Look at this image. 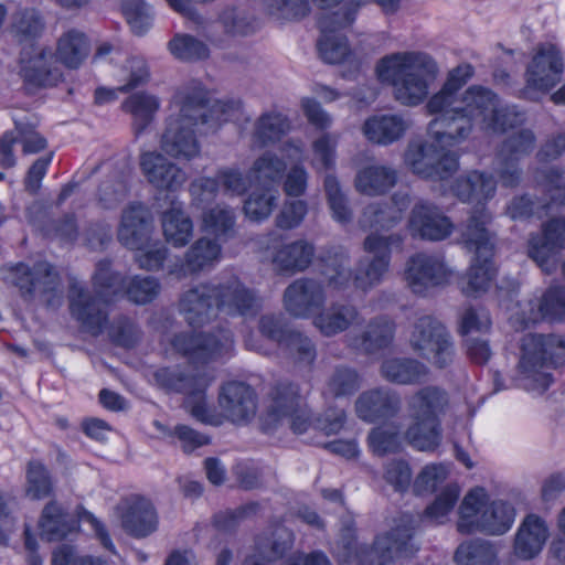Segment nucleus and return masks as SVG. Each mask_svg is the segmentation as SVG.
<instances>
[{
  "label": "nucleus",
  "mask_w": 565,
  "mask_h": 565,
  "mask_svg": "<svg viewBox=\"0 0 565 565\" xmlns=\"http://www.w3.org/2000/svg\"><path fill=\"white\" fill-rule=\"evenodd\" d=\"M435 115L428 124V136L440 148L458 146L466 141L476 126L492 132H503L523 121V115L514 106L502 105L499 96L482 85H471L461 94L458 102Z\"/></svg>",
  "instance_id": "f257e3e1"
},
{
  "label": "nucleus",
  "mask_w": 565,
  "mask_h": 565,
  "mask_svg": "<svg viewBox=\"0 0 565 565\" xmlns=\"http://www.w3.org/2000/svg\"><path fill=\"white\" fill-rule=\"evenodd\" d=\"M409 515H402L388 532L377 535L371 547L358 545L353 521L343 522L333 553L340 565H394L413 557L419 550L414 539L415 524Z\"/></svg>",
  "instance_id": "f03ea898"
},
{
  "label": "nucleus",
  "mask_w": 565,
  "mask_h": 565,
  "mask_svg": "<svg viewBox=\"0 0 565 565\" xmlns=\"http://www.w3.org/2000/svg\"><path fill=\"white\" fill-rule=\"evenodd\" d=\"M375 73L382 84L392 87L397 103L413 107L427 98L440 70L437 61L427 52L401 51L381 57Z\"/></svg>",
  "instance_id": "7ed1b4c3"
},
{
  "label": "nucleus",
  "mask_w": 565,
  "mask_h": 565,
  "mask_svg": "<svg viewBox=\"0 0 565 565\" xmlns=\"http://www.w3.org/2000/svg\"><path fill=\"white\" fill-rule=\"evenodd\" d=\"M565 364V339L555 334H525L520 340L515 381L543 393L554 382L553 371Z\"/></svg>",
  "instance_id": "20e7f679"
},
{
  "label": "nucleus",
  "mask_w": 565,
  "mask_h": 565,
  "mask_svg": "<svg viewBox=\"0 0 565 565\" xmlns=\"http://www.w3.org/2000/svg\"><path fill=\"white\" fill-rule=\"evenodd\" d=\"M449 406V394L437 385H427L414 392L407 399L411 424L405 439L420 451H433L441 441L440 417Z\"/></svg>",
  "instance_id": "39448f33"
},
{
  "label": "nucleus",
  "mask_w": 565,
  "mask_h": 565,
  "mask_svg": "<svg viewBox=\"0 0 565 565\" xmlns=\"http://www.w3.org/2000/svg\"><path fill=\"white\" fill-rule=\"evenodd\" d=\"M491 220L484 210H480L467 220L461 228V243L469 252L476 254L467 274L460 279V289L466 296L484 292L495 275L491 262L494 249V237L489 230Z\"/></svg>",
  "instance_id": "423d86ee"
},
{
  "label": "nucleus",
  "mask_w": 565,
  "mask_h": 565,
  "mask_svg": "<svg viewBox=\"0 0 565 565\" xmlns=\"http://www.w3.org/2000/svg\"><path fill=\"white\" fill-rule=\"evenodd\" d=\"M153 380L167 393L184 394L190 414L195 419L213 426L221 425V418L211 412L205 402V391L214 380L211 371L191 365L166 366L153 373Z\"/></svg>",
  "instance_id": "0eeeda50"
},
{
  "label": "nucleus",
  "mask_w": 565,
  "mask_h": 565,
  "mask_svg": "<svg viewBox=\"0 0 565 565\" xmlns=\"http://www.w3.org/2000/svg\"><path fill=\"white\" fill-rule=\"evenodd\" d=\"M203 94L201 90L193 96H180V110L178 115H171L160 139V149L169 157L190 161L200 154V143L193 131L199 122H207L206 115L202 111Z\"/></svg>",
  "instance_id": "6e6552de"
},
{
  "label": "nucleus",
  "mask_w": 565,
  "mask_h": 565,
  "mask_svg": "<svg viewBox=\"0 0 565 565\" xmlns=\"http://www.w3.org/2000/svg\"><path fill=\"white\" fill-rule=\"evenodd\" d=\"M7 273L6 279L19 289L24 301L38 302L49 308L61 306L62 282L51 264L39 262L31 267L20 263L8 268Z\"/></svg>",
  "instance_id": "1a4fd4ad"
},
{
  "label": "nucleus",
  "mask_w": 565,
  "mask_h": 565,
  "mask_svg": "<svg viewBox=\"0 0 565 565\" xmlns=\"http://www.w3.org/2000/svg\"><path fill=\"white\" fill-rule=\"evenodd\" d=\"M403 246L401 233L366 235L362 243L366 255L355 264L353 286L365 292L382 284L391 267L392 253L402 250Z\"/></svg>",
  "instance_id": "9d476101"
},
{
  "label": "nucleus",
  "mask_w": 565,
  "mask_h": 565,
  "mask_svg": "<svg viewBox=\"0 0 565 565\" xmlns=\"http://www.w3.org/2000/svg\"><path fill=\"white\" fill-rule=\"evenodd\" d=\"M93 286L105 301H114L118 296H125L136 305L151 302L161 290V285L157 278L139 275L124 277L111 269L109 259H103L96 264Z\"/></svg>",
  "instance_id": "9b49d317"
},
{
  "label": "nucleus",
  "mask_w": 565,
  "mask_h": 565,
  "mask_svg": "<svg viewBox=\"0 0 565 565\" xmlns=\"http://www.w3.org/2000/svg\"><path fill=\"white\" fill-rule=\"evenodd\" d=\"M412 350L437 369H446L455 359V345L449 331L436 318L424 316L414 323L409 335Z\"/></svg>",
  "instance_id": "f8f14e48"
},
{
  "label": "nucleus",
  "mask_w": 565,
  "mask_h": 565,
  "mask_svg": "<svg viewBox=\"0 0 565 565\" xmlns=\"http://www.w3.org/2000/svg\"><path fill=\"white\" fill-rule=\"evenodd\" d=\"M171 349L191 363L207 364L228 354L234 348L230 330L214 332H180L170 339Z\"/></svg>",
  "instance_id": "ddd939ff"
},
{
  "label": "nucleus",
  "mask_w": 565,
  "mask_h": 565,
  "mask_svg": "<svg viewBox=\"0 0 565 565\" xmlns=\"http://www.w3.org/2000/svg\"><path fill=\"white\" fill-rule=\"evenodd\" d=\"M428 141H412L404 154L405 164L413 173L424 179L446 180L459 168L458 154L455 151Z\"/></svg>",
  "instance_id": "4468645a"
},
{
  "label": "nucleus",
  "mask_w": 565,
  "mask_h": 565,
  "mask_svg": "<svg viewBox=\"0 0 565 565\" xmlns=\"http://www.w3.org/2000/svg\"><path fill=\"white\" fill-rule=\"evenodd\" d=\"M363 6V1L353 2L342 12L334 11L318 18V26L321 32L318 50L324 62L330 64L341 63L349 55L348 41L339 32L352 25L358 11Z\"/></svg>",
  "instance_id": "2eb2a0df"
},
{
  "label": "nucleus",
  "mask_w": 565,
  "mask_h": 565,
  "mask_svg": "<svg viewBox=\"0 0 565 565\" xmlns=\"http://www.w3.org/2000/svg\"><path fill=\"white\" fill-rule=\"evenodd\" d=\"M451 274L443 256L422 252L407 258L403 279L413 294L423 296L448 284Z\"/></svg>",
  "instance_id": "dca6fc26"
},
{
  "label": "nucleus",
  "mask_w": 565,
  "mask_h": 565,
  "mask_svg": "<svg viewBox=\"0 0 565 565\" xmlns=\"http://www.w3.org/2000/svg\"><path fill=\"white\" fill-rule=\"evenodd\" d=\"M564 61L559 49L552 43L540 44L525 72L524 96L532 92L547 93L562 79Z\"/></svg>",
  "instance_id": "f3484780"
},
{
  "label": "nucleus",
  "mask_w": 565,
  "mask_h": 565,
  "mask_svg": "<svg viewBox=\"0 0 565 565\" xmlns=\"http://www.w3.org/2000/svg\"><path fill=\"white\" fill-rule=\"evenodd\" d=\"M213 288L217 311L232 317H254L262 310L259 295L235 276L213 281Z\"/></svg>",
  "instance_id": "a211bd4d"
},
{
  "label": "nucleus",
  "mask_w": 565,
  "mask_h": 565,
  "mask_svg": "<svg viewBox=\"0 0 565 565\" xmlns=\"http://www.w3.org/2000/svg\"><path fill=\"white\" fill-rule=\"evenodd\" d=\"M565 249V216H555L541 225L540 233H531L527 256L546 274L555 270L553 257Z\"/></svg>",
  "instance_id": "6ab92c4d"
},
{
  "label": "nucleus",
  "mask_w": 565,
  "mask_h": 565,
  "mask_svg": "<svg viewBox=\"0 0 565 565\" xmlns=\"http://www.w3.org/2000/svg\"><path fill=\"white\" fill-rule=\"evenodd\" d=\"M281 236L275 232L258 238V245L266 250L274 248L270 262L279 273L295 274L306 270L312 263L315 246L306 239L278 245Z\"/></svg>",
  "instance_id": "aec40b11"
},
{
  "label": "nucleus",
  "mask_w": 565,
  "mask_h": 565,
  "mask_svg": "<svg viewBox=\"0 0 565 565\" xmlns=\"http://www.w3.org/2000/svg\"><path fill=\"white\" fill-rule=\"evenodd\" d=\"M68 299L71 315L79 322L82 329L92 335L100 334L108 320L106 306L110 301H105L95 289L92 295L76 282L71 285Z\"/></svg>",
  "instance_id": "412c9836"
},
{
  "label": "nucleus",
  "mask_w": 565,
  "mask_h": 565,
  "mask_svg": "<svg viewBox=\"0 0 565 565\" xmlns=\"http://www.w3.org/2000/svg\"><path fill=\"white\" fill-rule=\"evenodd\" d=\"M327 301L323 284L313 278H298L284 291L285 310L295 318L313 317Z\"/></svg>",
  "instance_id": "4be33fe9"
},
{
  "label": "nucleus",
  "mask_w": 565,
  "mask_h": 565,
  "mask_svg": "<svg viewBox=\"0 0 565 565\" xmlns=\"http://www.w3.org/2000/svg\"><path fill=\"white\" fill-rule=\"evenodd\" d=\"M218 407L221 414L217 416L221 418V424L223 419L237 425L246 424L256 415L257 396L248 384L232 381L221 387ZM211 412L214 414L213 411Z\"/></svg>",
  "instance_id": "5701e85b"
},
{
  "label": "nucleus",
  "mask_w": 565,
  "mask_h": 565,
  "mask_svg": "<svg viewBox=\"0 0 565 565\" xmlns=\"http://www.w3.org/2000/svg\"><path fill=\"white\" fill-rule=\"evenodd\" d=\"M154 232L153 216L140 202L128 204L120 214L117 227L118 242L128 249L147 245Z\"/></svg>",
  "instance_id": "b1692460"
},
{
  "label": "nucleus",
  "mask_w": 565,
  "mask_h": 565,
  "mask_svg": "<svg viewBox=\"0 0 565 565\" xmlns=\"http://www.w3.org/2000/svg\"><path fill=\"white\" fill-rule=\"evenodd\" d=\"M139 164L146 180L160 191H178L188 180L181 167L156 150L142 152Z\"/></svg>",
  "instance_id": "393cba45"
},
{
  "label": "nucleus",
  "mask_w": 565,
  "mask_h": 565,
  "mask_svg": "<svg viewBox=\"0 0 565 565\" xmlns=\"http://www.w3.org/2000/svg\"><path fill=\"white\" fill-rule=\"evenodd\" d=\"M407 226L413 237L427 241H443L454 227L438 206L426 201H419L413 206Z\"/></svg>",
  "instance_id": "a878e982"
},
{
  "label": "nucleus",
  "mask_w": 565,
  "mask_h": 565,
  "mask_svg": "<svg viewBox=\"0 0 565 565\" xmlns=\"http://www.w3.org/2000/svg\"><path fill=\"white\" fill-rule=\"evenodd\" d=\"M213 281L199 284L181 294L179 312L192 328H201L216 317Z\"/></svg>",
  "instance_id": "bb28decb"
},
{
  "label": "nucleus",
  "mask_w": 565,
  "mask_h": 565,
  "mask_svg": "<svg viewBox=\"0 0 565 565\" xmlns=\"http://www.w3.org/2000/svg\"><path fill=\"white\" fill-rule=\"evenodd\" d=\"M299 386L289 382H280L270 392V401L266 413L260 418V429L271 434L285 425V419L301 406Z\"/></svg>",
  "instance_id": "cd10ccee"
},
{
  "label": "nucleus",
  "mask_w": 565,
  "mask_h": 565,
  "mask_svg": "<svg viewBox=\"0 0 565 565\" xmlns=\"http://www.w3.org/2000/svg\"><path fill=\"white\" fill-rule=\"evenodd\" d=\"M364 322L360 309L350 302L334 301L322 307L313 317L312 326L324 338H334Z\"/></svg>",
  "instance_id": "c85d7f7f"
},
{
  "label": "nucleus",
  "mask_w": 565,
  "mask_h": 565,
  "mask_svg": "<svg viewBox=\"0 0 565 565\" xmlns=\"http://www.w3.org/2000/svg\"><path fill=\"white\" fill-rule=\"evenodd\" d=\"M394 337V321L385 316H377L361 332L347 334L345 344L355 352L371 355L390 348Z\"/></svg>",
  "instance_id": "c756f323"
},
{
  "label": "nucleus",
  "mask_w": 565,
  "mask_h": 565,
  "mask_svg": "<svg viewBox=\"0 0 565 565\" xmlns=\"http://www.w3.org/2000/svg\"><path fill=\"white\" fill-rule=\"evenodd\" d=\"M399 395L384 387L364 391L354 403L356 416L366 423L394 417L401 409Z\"/></svg>",
  "instance_id": "7c9ffc66"
},
{
  "label": "nucleus",
  "mask_w": 565,
  "mask_h": 565,
  "mask_svg": "<svg viewBox=\"0 0 565 565\" xmlns=\"http://www.w3.org/2000/svg\"><path fill=\"white\" fill-rule=\"evenodd\" d=\"M121 525L135 537H146L156 531L158 520L152 503L139 495H131L118 505Z\"/></svg>",
  "instance_id": "2f4dec72"
},
{
  "label": "nucleus",
  "mask_w": 565,
  "mask_h": 565,
  "mask_svg": "<svg viewBox=\"0 0 565 565\" xmlns=\"http://www.w3.org/2000/svg\"><path fill=\"white\" fill-rule=\"evenodd\" d=\"M451 190L461 202L476 204L468 220L480 210H484L491 216L484 206L486 202L491 200L497 191V181L491 174L470 171L456 179Z\"/></svg>",
  "instance_id": "473e14b6"
},
{
  "label": "nucleus",
  "mask_w": 565,
  "mask_h": 565,
  "mask_svg": "<svg viewBox=\"0 0 565 565\" xmlns=\"http://www.w3.org/2000/svg\"><path fill=\"white\" fill-rule=\"evenodd\" d=\"M411 127V120L401 114L370 116L362 125L363 136L372 143L388 146L402 139Z\"/></svg>",
  "instance_id": "72a5a7b5"
},
{
  "label": "nucleus",
  "mask_w": 565,
  "mask_h": 565,
  "mask_svg": "<svg viewBox=\"0 0 565 565\" xmlns=\"http://www.w3.org/2000/svg\"><path fill=\"white\" fill-rule=\"evenodd\" d=\"M548 537L545 521L536 514H527L522 521L514 541L515 555L531 559L540 554Z\"/></svg>",
  "instance_id": "f704fd0d"
},
{
  "label": "nucleus",
  "mask_w": 565,
  "mask_h": 565,
  "mask_svg": "<svg viewBox=\"0 0 565 565\" xmlns=\"http://www.w3.org/2000/svg\"><path fill=\"white\" fill-rule=\"evenodd\" d=\"M15 130L18 136L13 131H9L0 140V166L6 169L12 168L15 164L13 146L18 139L23 146V152L26 154L36 153L46 147L45 138L39 135L31 125L15 120Z\"/></svg>",
  "instance_id": "c9c22d12"
},
{
  "label": "nucleus",
  "mask_w": 565,
  "mask_h": 565,
  "mask_svg": "<svg viewBox=\"0 0 565 565\" xmlns=\"http://www.w3.org/2000/svg\"><path fill=\"white\" fill-rule=\"evenodd\" d=\"M530 305L527 316L522 312L521 316L515 317V322H520L521 328H526L544 319L551 321L565 320V287L550 288L540 301Z\"/></svg>",
  "instance_id": "e433bc0d"
},
{
  "label": "nucleus",
  "mask_w": 565,
  "mask_h": 565,
  "mask_svg": "<svg viewBox=\"0 0 565 565\" xmlns=\"http://www.w3.org/2000/svg\"><path fill=\"white\" fill-rule=\"evenodd\" d=\"M160 222L164 241L172 247L182 248L193 238V221L181 204L173 202L171 207L161 214Z\"/></svg>",
  "instance_id": "4c0bfd02"
},
{
  "label": "nucleus",
  "mask_w": 565,
  "mask_h": 565,
  "mask_svg": "<svg viewBox=\"0 0 565 565\" xmlns=\"http://www.w3.org/2000/svg\"><path fill=\"white\" fill-rule=\"evenodd\" d=\"M488 492L476 487L467 492L458 509L457 530L461 534H471L481 531V521L490 505Z\"/></svg>",
  "instance_id": "58836bf2"
},
{
  "label": "nucleus",
  "mask_w": 565,
  "mask_h": 565,
  "mask_svg": "<svg viewBox=\"0 0 565 565\" xmlns=\"http://www.w3.org/2000/svg\"><path fill=\"white\" fill-rule=\"evenodd\" d=\"M380 374L383 379L398 385H414L424 381L429 369L423 362L411 358H391L382 362Z\"/></svg>",
  "instance_id": "ea45409f"
},
{
  "label": "nucleus",
  "mask_w": 565,
  "mask_h": 565,
  "mask_svg": "<svg viewBox=\"0 0 565 565\" xmlns=\"http://www.w3.org/2000/svg\"><path fill=\"white\" fill-rule=\"evenodd\" d=\"M397 182V171L388 166L371 164L356 172L355 190L364 195L376 196L388 192Z\"/></svg>",
  "instance_id": "a19ab883"
},
{
  "label": "nucleus",
  "mask_w": 565,
  "mask_h": 565,
  "mask_svg": "<svg viewBox=\"0 0 565 565\" xmlns=\"http://www.w3.org/2000/svg\"><path fill=\"white\" fill-rule=\"evenodd\" d=\"M475 75V67L470 63H461L451 68L446 76L441 88L428 99L431 110H441L458 102L461 89Z\"/></svg>",
  "instance_id": "79ce46f5"
},
{
  "label": "nucleus",
  "mask_w": 565,
  "mask_h": 565,
  "mask_svg": "<svg viewBox=\"0 0 565 565\" xmlns=\"http://www.w3.org/2000/svg\"><path fill=\"white\" fill-rule=\"evenodd\" d=\"M221 245L215 241L201 237L185 252L183 263L172 268H181L183 275L198 274L213 267L221 258Z\"/></svg>",
  "instance_id": "37998d69"
},
{
  "label": "nucleus",
  "mask_w": 565,
  "mask_h": 565,
  "mask_svg": "<svg viewBox=\"0 0 565 565\" xmlns=\"http://www.w3.org/2000/svg\"><path fill=\"white\" fill-rule=\"evenodd\" d=\"M89 51L90 45L85 33L71 29L58 38L54 56L65 67L76 70L86 60Z\"/></svg>",
  "instance_id": "c03bdc74"
},
{
  "label": "nucleus",
  "mask_w": 565,
  "mask_h": 565,
  "mask_svg": "<svg viewBox=\"0 0 565 565\" xmlns=\"http://www.w3.org/2000/svg\"><path fill=\"white\" fill-rule=\"evenodd\" d=\"M51 58V53L43 49L36 50L34 56L28 61L22 57L24 65L21 73L24 82L34 87L56 85L62 78V72L58 67L49 65Z\"/></svg>",
  "instance_id": "a18cd8bd"
},
{
  "label": "nucleus",
  "mask_w": 565,
  "mask_h": 565,
  "mask_svg": "<svg viewBox=\"0 0 565 565\" xmlns=\"http://www.w3.org/2000/svg\"><path fill=\"white\" fill-rule=\"evenodd\" d=\"M290 129V122L286 116L278 111H266L255 121L252 131L254 146L263 148L279 141Z\"/></svg>",
  "instance_id": "49530a36"
},
{
  "label": "nucleus",
  "mask_w": 565,
  "mask_h": 565,
  "mask_svg": "<svg viewBox=\"0 0 565 565\" xmlns=\"http://www.w3.org/2000/svg\"><path fill=\"white\" fill-rule=\"evenodd\" d=\"M287 359L296 366L311 369L317 359V345L306 333L291 330L279 345Z\"/></svg>",
  "instance_id": "de8ad7c7"
},
{
  "label": "nucleus",
  "mask_w": 565,
  "mask_h": 565,
  "mask_svg": "<svg viewBox=\"0 0 565 565\" xmlns=\"http://www.w3.org/2000/svg\"><path fill=\"white\" fill-rule=\"evenodd\" d=\"M295 535L291 530L280 523L269 526L268 532L257 539L256 550L268 562L281 558L294 544Z\"/></svg>",
  "instance_id": "09e8293b"
},
{
  "label": "nucleus",
  "mask_w": 565,
  "mask_h": 565,
  "mask_svg": "<svg viewBox=\"0 0 565 565\" xmlns=\"http://www.w3.org/2000/svg\"><path fill=\"white\" fill-rule=\"evenodd\" d=\"M236 214L233 207L216 204L202 214V230L216 239L227 241L235 235Z\"/></svg>",
  "instance_id": "8fccbe9b"
},
{
  "label": "nucleus",
  "mask_w": 565,
  "mask_h": 565,
  "mask_svg": "<svg viewBox=\"0 0 565 565\" xmlns=\"http://www.w3.org/2000/svg\"><path fill=\"white\" fill-rule=\"evenodd\" d=\"M122 110L132 116L134 131L139 136L152 121L160 107L159 99L146 92L131 94L121 104Z\"/></svg>",
  "instance_id": "3c124183"
},
{
  "label": "nucleus",
  "mask_w": 565,
  "mask_h": 565,
  "mask_svg": "<svg viewBox=\"0 0 565 565\" xmlns=\"http://www.w3.org/2000/svg\"><path fill=\"white\" fill-rule=\"evenodd\" d=\"M75 526L73 519L55 501L45 505L40 520L41 536L47 541L65 537Z\"/></svg>",
  "instance_id": "603ef678"
},
{
  "label": "nucleus",
  "mask_w": 565,
  "mask_h": 565,
  "mask_svg": "<svg viewBox=\"0 0 565 565\" xmlns=\"http://www.w3.org/2000/svg\"><path fill=\"white\" fill-rule=\"evenodd\" d=\"M362 379L359 372L348 365H337L327 377L323 395L340 398L353 395L360 390Z\"/></svg>",
  "instance_id": "864d4df0"
},
{
  "label": "nucleus",
  "mask_w": 565,
  "mask_h": 565,
  "mask_svg": "<svg viewBox=\"0 0 565 565\" xmlns=\"http://www.w3.org/2000/svg\"><path fill=\"white\" fill-rule=\"evenodd\" d=\"M402 220L401 211L384 202L367 204L359 218V225L363 230L387 231L396 226Z\"/></svg>",
  "instance_id": "5fc2aeb1"
},
{
  "label": "nucleus",
  "mask_w": 565,
  "mask_h": 565,
  "mask_svg": "<svg viewBox=\"0 0 565 565\" xmlns=\"http://www.w3.org/2000/svg\"><path fill=\"white\" fill-rule=\"evenodd\" d=\"M286 168V162L277 154L265 152L254 161L248 178L262 188L273 186L281 180Z\"/></svg>",
  "instance_id": "6e6d98bb"
},
{
  "label": "nucleus",
  "mask_w": 565,
  "mask_h": 565,
  "mask_svg": "<svg viewBox=\"0 0 565 565\" xmlns=\"http://www.w3.org/2000/svg\"><path fill=\"white\" fill-rule=\"evenodd\" d=\"M323 190L331 217L341 225L351 223L353 220V211L347 194L333 174L326 175Z\"/></svg>",
  "instance_id": "4d7b16f0"
},
{
  "label": "nucleus",
  "mask_w": 565,
  "mask_h": 565,
  "mask_svg": "<svg viewBox=\"0 0 565 565\" xmlns=\"http://www.w3.org/2000/svg\"><path fill=\"white\" fill-rule=\"evenodd\" d=\"M454 558L457 565H499L494 546L482 540L461 543Z\"/></svg>",
  "instance_id": "13d9d810"
},
{
  "label": "nucleus",
  "mask_w": 565,
  "mask_h": 565,
  "mask_svg": "<svg viewBox=\"0 0 565 565\" xmlns=\"http://www.w3.org/2000/svg\"><path fill=\"white\" fill-rule=\"evenodd\" d=\"M514 508L501 500L491 501L482 519L481 531L489 535H501L508 532L514 522Z\"/></svg>",
  "instance_id": "bf43d9fd"
},
{
  "label": "nucleus",
  "mask_w": 565,
  "mask_h": 565,
  "mask_svg": "<svg viewBox=\"0 0 565 565\" xmlns=\"http://www.w3.org/2000/svg\"><path fill=\"white\" fill-rule=\"evenodd\" d=\"M215 25L228 36H245L255 30L253 17L238 7L224 8L220 12Z\"/></svg>",
  "instance_id": "052dcab7"
},
{
  "label": "nucleus",
  "mask_w": 565,
  "mask_h": 565,
  "mask_svg": "<svg viewBox=\"0 0 565 565\" xmlns=\"http://www.w3.org/2000/svg\"><path fill=\"white\" fill-rule=\"evenodd\" d=\"M279 193L274 186L254 190L244 202V213L247 218L260 222L269 217L277 205Z\"/></svg>",
  "instance_id": "680f3d73"
},
{
  "label": "nucleus",
  "mask_w": 565,
  "mask_h": 565,
  "mask_svg": "<svg viewBox=\"0 0 565 565\" xmlns=\"http://www.w3.org/2000/svg\"><path fill=\"white\" fill-rule=\"evenodd\" d=\"M322 274L328 285L339 291L347 290L353 285L354 273L350 267V258L347 253H337L330 256L324 264Z\"/></svg>",
  "instance_id": "e2e57ef3"
},
{
  "label": "nucleus",
  "mask_w": 565,
  "mask_h": 565,
  "mask_svg": "<svg viewBox=\"0 0 565 565\" xmlns=\"http://www.w3.org/2000/svg\"><path fill=\"white\" fill-rule=\"evenodd\" d=\"M201 90L203 94L202 111L206 115L207 122H201L202 125H209L210 128L215 129L222 122L233 119L241 110V104L233 100H214L209 102L206 94L201 87H195L191 93L184 96H193L195 92Z\"/></svg>",
  "instance_id": "0e129e2a"
},
{
  "label": "nucleus",
  "mask_w": 565,
  "mask_h": 565,
  "mask_svg": "<svg viewBox=\"0 0 565 565\" xmlns=\"http://www.w3.org/2000/svg\"><path fill=\"white\" fill-rule=\"evenodd\" d=\"M171 54L181 61H199L210 54L209 47L202 41L188 34H177L168 44Z\"/></svg>",
  "instance_id": "69168bd1"
},
{
  "label": "nucleus",
  "mask_w": 565,
  "mask_h": 565,
  "mask_svg": "<svg viewBox=\"0 0 565 565\" xmlns=\"http://www.w3.org/2000/svg\"><path fill=\"white\" fill-rule=\"evenodd\" d=\"M534 147V134L529 129H522L505 138L498 151L497 158H510L520 161L529 156Z\"/></svg>",
  "instance_id": "338daca9"
},
{
  "label": "nucleus",
  "mask_w": 565,
  "mask_h": 565,
  "mask_svg": "<svg viewBox=\"0 0 565 565\" xmlns=\"http://www.w3.org/2000/svg\"><path fill=\"white\" fill-rule=\"evenodd\" d=\"M134 250L136 252L134 256L135 263L139 268L148 271L162 269L169 256V248L159 239L152 241L150 238L147 245Z\"/></svg>",
  "instance_id": "774afa93"
}]
</instances>
